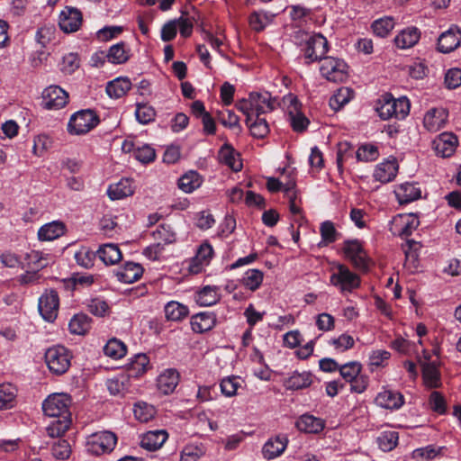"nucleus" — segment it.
<instances>
[{
  "label": "nucleus",
  "mask_w": 461,
  "mask_h": 461,
  "mask_svg": "<svg viewBox=\"0 0 461 461\" xmlns=\"http://www.w3.org/2000/svg\"><path fill=\"white\" fill-rule=\"evenodd\" d=\"M410 102L407 97L394 98L391 94L381 96L376 105V112L382 120L395 118L403 120L410 113Z\"/></svg>",
  "instance_id": "nucleus-1"
},
{
  "label": "nucleus",
  "mask_w": 461,
  "mask_h": 461,
  "mask_svg": "<svg viewBox=\"0 0 461 461\" xmlns=\"http://www.w3.org/2000/svg\"><path fill=\"white\" fill-rule=\"evenodd\" d=\"M99 122V116L93 110L83 109L70 116L67 131L70 135L81 136L91 131Z\"/></svg>",
  "instance_id": "nucleus-2"
},
{
  "label": "nucleus",
  "mask_w": 461,
  "mask_h": 461,
  "mask_svg": "<svg viewBox=\"0 0 461 461\" xmlns=\"http://www.w3.org/2000/svg\"><path fill=\"white\" fill-rule=\"evenodd\" d=\"M117 440L116 434L110 430L92 433L86 440V451L95 456L111 453L114 449Z\"/></svg>",
  "instance_id": "nucleus-3"
},
{
  "label": "nucleus",
  "mask_w": 461,
  "mask_h": 461,
  "mask_svg": "<svg viewBox=\"0 0 461 461\" xmlns=\"http://www.w3.org/2000/svg\"><path fill=\"white\" fill-rule=\"evenodd\" d=\"M330 283L341 293H351L360 286L361 280L359 276L352 272L347 266L338 264L333 268Z\"/></svg>",
  "instance_id": "nucleus-4"
},
{
  "label": "nucleus",
  "mask_w": 461,
  "mask_h": 461,
  "mask_svg": "<svg viewBox=\"0 0 461 461\" xmlns=\"http://www.w3.org/2000/svg\"><path fill=\"white\" fill-rule=\"evenodd\" d=\"M44 357L49 370L58 375H63L68 370L72 358L69 350L60 345L48 348Z\"/></svg>",
  "instance_id": "nucleus-5"
},
{
  "label": "nucleus",
  "mask_w": 461,
  "mask_h": 461,
  "mask_svg": "<svg viewBox=\"0 0 461 461\" xmlns=\"http://www.w3.org/2000/svg\"><path fill=\"white\" fill-rule=\"evenodd\" d=\"M71 397L66 393L50 395L42 402V410L46 416L58 419H71L69 407Z\"/></svg>",
  "instance_id": "nucleus-6"
},
{
  "label": "nucleus",
  "mask_w": 461,
  "mask_h": 461,
  "mask_svg": "<svg viewBox=\"0 0 461 461\" xmlns=\"http://www.w3.org/2000/svg\"><path fill=\"white\" fill-rule=\"evenodd\" d=\"M302 50L305 59V64L321 62L327 57L329 42L324 36L317 33L306 40Z\"/></svg>",
  "instance_id": "nucleus-7"
},
{
  "label": "nucleus",
  "mask_w": 461,
  "mask_h": 461,
  "mask_svg": "<svg viewBox=\"0 0 461 461\" xmlns=\"http://www.w3.org/2000/svg\"><path fill=\"white\" fill-rule=\"evenodd\" d=\"M320 73L330 82L342 83L348 77V65L343 59L326 57L321 62Z\"/></svg>",
  "instance_id": "nucleus-8"
},
{
  "label": "nucleus",
  "mask_w": 461,
  "mask_h": 461,
  "mask_svg": "<svg viewBox=\"0 0 461 461\" xmlns=\"http://www.w3.org/2000/svg\"><path fill=\"white\" fill-rule=\"evenodd\" d=\"M345 258L357 269L368 268V257L358 240H345L342 247Z\"/></svg>",
  "instance_id": "nucleus-9"
},
{
  "label": "nucleus",
  "mask_w": 461,
  "mask_h": 461,
  "mask_svg": "<svg viewBox=\"0 0 461 461\" xmlns=\"http://www.w3.org/2000/svg\"><path fill=\"white\" fill-rule=\"evenodd\" d=\"M83 23V14L77 7L65 6L59 15V29L65 33L77 32Z\"/></svg>",
  "instance_id": "nucleus-10"
},
{
  "label": "nucleus",
  "mask_w": 461,
  "mask_h": 461,
  "mask_svg": "<svg viewBox=\"0 0 461 461\" xmlns=\"http://www.w3.org/2000/svg\"><path fill=\"white\" fill-rule=\"evenodd\" d=\"M43 107L47 110H59L68 103V94L57 85L46 87L41 95Z\"/></svg>",
  "instance_id": "nucleus-11"
},
{
  "label": "nucleus",
  "mask_w": 461,
  "mask_h": 461,
  "mask_svg": "<svg viewBox=\"0 0 461 461\" xmlns=\"http://www.w3.org/2000/svg\"><path fill=\"white\" fill-rule=\"evenodd\" d=\"M59 298L55 290L46 291L39 299V312L47 321L56 320L59 312Z\"/></svg>",
  "instance_id": "nucleus-12"
},
{
  "label": "nucleus",
  "mask_w": 461,
  "mask_h": 461,
  "mask_svg": "<svg viewBox=\"0 0 461 461\" xmlns=\"http://www.w3.org/2000/svg\"><path fill=\"white\" fill-rule=\"evenodd\" d=\"M295 428L305 434H320L326 426V421L310 413H304L298 417L294 423Z\"/></svg>",
  "instance_id": "nucleus-13"
},
{
  "label": "nucleus",
  "mask_w": 461,
  "mask_h": 461,
  "mask_svg": "<svg viewBox=\"0 0 461 461\" xmlns=\"http://www.w3.org/2000/svg\"><path fill=\"white\" fill-rule=\"evenodd\" d=\"M288 438L285 434H279L270 438L262 447V455L265 459L271 460L280 456L286 449Z\"/></svg>",
  "instance_id": "nucleus-14"
},
{
  "label": "nucleus",
  "mask_w": 461,
  "mask_h": 461,
  "mask_svg": "<svg viewBox=\"0 0 461 461\" xmlns=\"http://www.w3.org/2000/svg\"><path fill=\"white\" fill-rule=\"evenodd\" d=\"M461 41V32L457 26H451L442 32L438 39V50L442 53H449L456 50Z\"/></svg>",
  "instance_id": "nucleus-15"
},
{
  "label": "nucleus",
  "mask_w": 461,
  "mask_h": 461,
  "mask_svg": "<svg viewBox=\"0 0 461 461\" xmlns=\"http://www.w3.org/2000/svg\"><path fill=\"white\" fill-rule=\"evenodd\" d=\"M375 402L381 408L394 411L399 410L403 405L404 397L397 391L384 389L378 393Z\"/></svg>",
  "instance_id": "nucleus-16"
},
{
  "label": "nucleus",
  "mask_w": 461,
  "mask_h": 461,
  "mask_svg": "<svg viewBox=\"0 0 461 461\" xmlns=\"http://www.w3.org/2000/svg\"><path fill=\"white\" fill-rule=\"evenodd\" d=\"M448 113L445 108H431L424 115L423 125L432 132L442 129L447 121Z\"/></svg>",
  "instance_id": "nucleus-17"
},
{
  "label": "nucleus",
  "mask_w": 461,
  "mask_h": 461,
  "mask_svg": "<svg viewBox=\"0 0 461 461\" xmlns=\"http://www.w3.org/2000/svg\"><path fill=\"white\" fill-rule=\"evenodd\" d=\"M457 146V138L450 132H443L433 141L436 153L443 158L450 157Z\"/></svg>",
  "instance_id": "nucleus-18"
},
{
  "label": "nucleus",
  "mask_w": 461,
  "mask_h": 461,
  "mask_svg": "<svg viewBox=\"0 0 461 461\" xmlns=\"http://www.w3.org/2000/svg\"><path fill=\"white\" fill-rule=\"evenodd\" d=\"M250 99L255 110V116L272 112L276 107V98L272 97L269 92H252L250 93Z\"/></svg>",
  "instance_id": "nucleus-19"
},
{
  "label": "nucleus",
  "mask_w": 461,
  "mask_h": 461,
  "mask_svg": "<svg viewBox=\"0 0 461 461\" xmlns=\"http://www.w3.org/2000/svg\"><path fill=\"white\" fill-rule=\"evenodd\" d=\"M180 375L176 369L168 368L164 370L157 378V386L163 394H170L176 388Z\"/></svg>",
  "instance_id": "nucleus-20"
},
{
  "label": "nucleus",
  "mask_w": 461,
  "mask_h": 461,
  "mask_svg": "<svg viewBox=\"0 0 461 461\" xmlns=\"http://www.w3.org/2000/svg\"><path fill=\"white\" fill-rule=\"evenodd\" d=\"M398 172V163L394 158H388L379 163L375 169L374 177L381 183L393 181Z\"/></svg>",
  "instance_id": "nucleus-21"
},
{
  "label": "nucleus",
  "mask_w": 461,
  "mask_h": 461,
  "mask_svg": "<svg viewBox=\"0 0 461 461\" xmlns=\"http://www.w3.org/2000/svg\"><path fill=\"white\" fill-rule=\"evenodd\" d=\"M395 196L401 204L410 203L421 197L419 183L406 182L399 185L394 190Z\"/></svg>",
  "instance_id": "nucleus-22"
},
{
  "label": "nucleus",
  "mask_w": 461,
  "mask_h": 461,
  "mask_svg": "<svg viewBox=\"0 0 461 461\" xmlns=\"http://www.w3.org/2000/svg\"><path fill=\"white\" fill-rule=\"evenodd\" d=\"M216 315L212 312H202L191 317L190 324L195 333L211 330L216 325Z\"/></svg>",
  "instance_id": "nucleus-23"
},
{
  "label": "nucleus",
  "mask_w": 461,
  "mask_h": 461,
  "mask_svg": "<svg viewBox=\"0 0 461 461\" xmlns=\"http://www.w3.org/2000/svg\"><path fill=\"white\" fill-rule=\"evenodd\" d=\"M168 434L165 429L149 430L140 438V447L149 451L159 449L167 441Z\"/></svg>",
  "instance_id": "nucleus-24"
},
{
  "label": "nucleus",
  "mask_w": 461,
  "mask_h": 461,
  "mask_svg": "<svg viewBox=\"0 0 461 461\" xmlns=\"http://www.w3.org/2000/svg\"><path fill=\"white\" fill-rule=\"evenodd\" d=\"M143 274V267L139 263L126 262L115 270L117 279L122 283L130 284L137 281Z\"/></svg>",
  "instance_id": "nucleus-25"
},
{
  "label": "nucleus",
  "mask_w": 461,
  "mask_h": 461,
  "mask_svg": "<svg viewBox=\"0 0 461 461\" xmlns=\"http://www.w3.org/2000/svg\"><path fill=\"white\" fill-rule=\"evenodd\" d=\"M420 32L416 27H407L402 30L394 38V43L398 49L406 50L418 43Z\"/></svg>",
  "instance_id": "nucleus-26"
},
{
  "label": "nucleus",
  "mask_w": 461,
  "mask_h": 461,
  "mask_svg": "<svg viewBox=\"0 0 461 461\" xmlns=\"http://www.w3.org/2000/svg\"><path fill=\"white\" fill-rule=\"evenodd\" d=\"M422 379L426 387L441 386V375L436 362H421Z\"/></svg>",
  "instance_id": "nucleus-27"
},
{
  "label": "nucleus",
  "mask_w": 461,
  "mask_h": 461,
  "mask_svg": "<svg viewBox=\"0 0 461 461\" xmlns=\"http://www.w3.org/2000/svg\"><path fill=\"white\" fill-rule=\"evenodd\" d=\"M134 193L133 182L129 178H122L113 185H110L107 194L111 200H120L132 195Z\"/></svg>",
  "instance_id": "nucleus-28"
},
{
  "label": "nucleus",
  "mask_w": 461,
  "mask_h": 461,
  "mask_svg": "<svg viewBox=\"0 0 461 461\" xmlns=\"http://www.w3.org/2000/svg\"><path fill=\"white\" fill-rule=\"evenodd\" d=\"M287 177L289 179L286 182H283L282 180L273 176L267 177V190L271 193H276L282 190L285 195H289V192H292L294 189H295L296 186V175L294 171L289 172Z\"/></svg>",
  "instance_id": "nucleus-29"
},
{
  "label": "nucleus",
  "mask_w": 461,
  "mask_h": 461,
  "mask_svg": "<svg viewBox=\"0 0 461 461\" xmlns=\"http://www.w3.org/2000/svg\"><path fill=\"white\" fill-rule=\"evenodd\" d=\"M107 55L109 63L113 65L124 64L130 59L131 49L124 41H120L107 50Z\"/></svg>",
  "instance_id": "nucleus-30"
},
{
  "label": "nucleus",
  "mask_w": 461,
  "mask_h": 461,
  "mask_svg": "<svg viewBox=\"0 0 461 461\" xmlns=\"http://www.w3.org/2000/svg\"><path fill=\"white\" fill-rule=\"evenodd\" d=\"M66 227L63 222L54 221L41 226L38 230L40 240H54L65 233Z\"/></svg>",
  "instance_id": "nucleus-31"
},
{
  "label": "nucleus",
  "mask_w": 461,
  "mask_h": 461,
  "mask_svg": "<svg viewBox=\"0 0 461 461\" xmlns=\"http://www.w3.org/2000/svg\"><path fill=\"white\" fill-rule=\"evenodd\" d=\"M106 386L112 395L123 397L130 391V377L124 374L117 375L107 380Z\"/></svg>",
  "instance_id": "nucleus-32"
},
{
  "label": "nucleus",
  "mask_w": 461,
  "mask_h": 461,
  "mask_svg": "<svg viewBox=\"0 0 461 461\" xmlns=\"http://www.w3.org/2000/svg\"><path fill=\"white\" fill-rule=\"evenodd\" d=\"M165 317L170 321H182L189 314L188 307L176 301H170L164 307Z\"/></svg>",
  "instance_id": "nucleus-33"
},
{
  "label": "nucleus",
  "mask_w": 461,
  "mask_h": 461,
  "mask_svg": "<svg viewBox=\"0 0 461 461\" xmlns=\"http://www.w3.org/2000/svg\"><path fill=\"white\" fill-rule=\"evenodd\" d=\"M96 255L105 265H114L122 258L119 247L113 243L100 246L99 249L96 251Z\"/></svg>",
  "instance_id": "nucleus-34"
},
{
  "label": "nucleus",
  "mask_w": 461,
  "mask_h": 461,
  "mask_svg": "<svg viewBox=\"0 0 461 461\" xmlns=\"http://www.w3.org/2000/svg\"><path fill=\"white\" fill-rule=\"evenodd\" d=\"M275 14L270 12L254 11L249 17V23L253 31L259 32L265 30L273 22Z\"/></svg>",
  "instance_id": "nucleus-35"
},
{
  "label": "nucleus",
  "mask_w": 461,
  "mask_h": 461,
  "mask_svg": "<svg viewBox=\"0 0 461 461\" xmlns=\"http://www.w3.org/2000/svg\"><path fill=\"white\" fill-rule=\"evenodd\" d=\"M131 83L128 78L118 77L109 81L106 85V94L114 99L122 97L131 89Z\"/></svg>",
  "instance_id": "nucleus-36"
},
{
  "label": "nucleus",
  "mask_w": 461,
  "mask_h": 461,
  "mask_svg": "<svg viewBox=\"0 0 461 461\" xmlns=\"http://www.w3.org/2000/svg\"><path fill=\"white\" fill-rule=\"evenodd\" d=\"M220 299L221 295L217 286L206 285L197 292L195 295V301L201 306L214 305Z\"/></svg>",
  "instance_id": "nucleus-37"
},
{
  "label": "nucleus",
  "mask_w": 461,
  "mask_h": 461,
  "mask_svg": "<svg viewBox=\"0 0 461 461\" xmlns=\"http://www.w3.org/2000/svg\"><path fill=\"white\" fill-rule=\"evenodd\" d=\"M310 372H294L285 381V385L288 390H301L309 387L312 383V377Z\"/></svg>",
  "instance_id": "nucleus-38"
},
{
  "label": "nucleus",
  "mask_w": 461,
  "mask_h": 461,
  "mask_svg": "<svg viewBox=\"0 0 461 461\" xmlns=\"http://www.w3.org/2000/svg\"><path fill=\"white\" fill-rule=\"evenodd\" d=\"M219 160L221 163L230 167L235 172L241 169L242 164L237 159V154L234 149L229 145L224 144L218 153Z\"/></svg>",
  "instance_id": "nucleus-39"
},
{
  "label": "nucleus",
  "mask_w": 461,
  "mask_h": 461,
  "mask_svg": "<svg viewBox=\"0 0 461 461\" xmlns=\"http://www.w3.org/2000/svg\"><path fill=\"white\" fill-rule=\"evenodd\" d=\"M263 279V271L257 268H251L244 273L242 278L240 279V283L247 289L255 292L261 286Z\"/></svg>",
  "instance_id": "nucleus-40"
},
{
  "label": "nucleus",
  "mask_w": 461,
  "mask_h": 461,
  "mask_svg": "<svg viewBox=\"0 0 461 461\" xmlns=\"http://www.w3.org/2000/svg\"><path fill=\"white\" fill-rule=\"evenodd\" d=\"M71 333L83 335L91 328V319L85 313L75 314L68 323Z\"/></svg>",
  "instance_id": "nucleus-41"
},
{
  "label": "nucleus",
  "mask_w": 461,
  "mask_h": 461,
  "mask_svg": "<svg viewBox=\"0 0 461 461\" xmlns=\"http://www.w3.org/2000/svg\"><path fill=\"white\" fill-rule=\"evenodd\" d=\"M202 182V177L196 171H189L179 178L178 187L185 193H192Z\"/></svg>",
  "instance_id": "nucleus-42"
},
{
  "label": "nucleus",
  "mask_w": 461,
  "mask_h": 461,
  "mask_svg": "<svg viewBox=\"0 0 461 461\" xmlns=\"http://www.w3.org/2000/svg\"><path fill=\"white\" fill-rule=\"evenodd\" d=\"M246 124L255 138L263 139L269 133V125L267 120L260 116H253V120L246 121Z\"/></svg>",
  "instance_id": "nucleus-43"
},
{
  "label": "nucleus",
  "mask_w": 461,
  "mask_h": 461,
  "mask_svg": "<svg viewBox=\"0 0 461 461\" xmlns=\"http://www.w3.org/2000/svg\"><path fill=\"white\" fill-rule=\"evenodd\" d=\"M398 432L393 430L383 431L376 438L379 448L384 452L393 450L398 444Z\"/></svg>",
  "instance_id": "nucleus-44"
},
{
  "label": "nucleus",
  "mask_w": 461,
  "mask_h": 461,
  "mask_svg": "<svg viewBox=\"0 0 461 461\" xmlns=\"http://www.w3.org/2000/svg\"><path fill=\"white\" fill-rule=\"evenodd\" d=\"M205 451V447L202 443L187 444L181 451V461H198Z\"/></svg>",
  "instance_id": "nucleus-45"
},
{
  "label": "nucleus",
  "mask_w": 461,
  "mask_h": 461,
  "mask_svg": "<svg viewBox=\"0 0 461 461\" xmlns=\"http://www.w3.org/2000/svg\"><path fill=\"white\" fill-rule=\"evenodd\" d=\"M395 26L394 19L391 16H384L383 18L375 20L372 23L373 32L380 37H386Z\"/></svg>",
  "instance_id": "nucleus-46"
},
{
  "label": "nucleus",
  "mask_w": 461,
  "mask_h": 461,
  "mask_svg": "<svg viewBox=\"0 0 461 461\" xmlns=\"http://www.w3.org/2000/svg\"><path fill=\"white\" fill-rule=\"evenodd\" d=\"M126 351L127 349L124 343L117 339H109L104 347V355L114 359L124 357Z\"/></svg>",
  "instance_id": "nucleus-47"
},
{
  "label": "nucleus",
  "mask_w": 461,
  "mask_h": 461,
  "mask_svg": "<svg viewBox=\"0 0 461 461\" xmlns=\"http://www.w3.org/2000/svg\"><path fill=\"white\" fill-rule=\"evenodd\" d=\"M54 419L55 420L46 427V432L50 438L61 437L69 429L71 419Z\"/></svg>",
  "instance_id": "nucleus-48"
},
{
  "label": "nucleus",
  "mask_w": 461,
  "mask_h": 461,
  "mask_svg": "<svg viewBox=\"0 0 461 461\" xmlns=\"http://www.w3.org/2000/svg\"><path fill=\"white\" fill-rule=\"evenodd\" d=\"M353 97V92L348 87H340L330 99V107L338 111L347 104Z\"/></svg>",
  "instance_id": "nucleus-49"
},
{
  "label": "nucleus",
  "mask_w": 461,
  "mask_h": 461,
  "mask_svg": "<svg viewBox=\"0 0 461 461\" xmlns=\"http://www.w3.org/2000/svg\"><path fill=\"white\" fill-rule=\"evenodd\" d=\"M135 116L140 123L148 124L155 120L156 111L146 103H138L136 104Z\"/></svg>",
  "instance_id": "nucleus-50"
},
{
  "label": "nucleus",
  "mask_w": 461,
  "mask_h": 461,
  "mask_svg": "<svg viewBox=\"0 0 461 461\" xmlns=\"http://www.w3.org/2000/svg\"><path fill=\"white\" fill-rule=\"evenodd\" d=\"M15 388L10 384L0 385V410L10 409L14 405Z\"/></svg>",
  "instance_id": "nucleus-51"
},
{
  "label": "nucleus",
  "mask_w": 461,
  "mask_h": 461,
  "mask_svg": "<svg viewBox=\"0 0 461 461\" xmlns=\"http://www.w3.org/2000/svg\"><path fill=\"white\" fill-rule=\"evenodd\" d=\"M356 157L358 161H375L379 157V150L375 144L365 143L357 149Z\"/></svg>",
  "instance_id": "nucleus-52"
},
{
  "label": "nucleus",
  "mask_w": 461,
  "mask_h": 461,
  "mask_svg": "<svg viewBox=\"0 0 461 461\" xmlns=\"http://www.w3.org/2000/svg\"><path fill=\"white\" fill-rule=\"evenodd\" d=\"M362 365L357 361H351L339 366V374L348 383L354 380L361 373Z\"/></svg>",
  "instance_id": "nucleus-53"
},
{
  "label": "nucleus",
  "mask_w": 461,
  "mask_h": 461,
  "mask_svg": "<svg viewBox=\"0 0 461 461\" xmlns=\"http://www.w3.org/2000/svg\"><path fill=\"white\" fill-rule=\"evenodd\" d=\"M241 386L239 376H227L220 383L221 391L223 395L232 397L236 395L238 389Z\"/></svg>",
  "instance_id": "nucleus-54"
},
{
  "label": "nucleus",
  "mask_w": 461,
  "mask_h": 461,
  "mask_svg": "<svg viewBox=\"0 0 461 461\" xmlns=\"http://www.w3.org/2000/svg\"><path fill=\"white\" fill-rule=\"evenodd\" d=\"M133 413L140 422H147L154 416L155 410L152 405L144 402H136L133 406Z\"/></svg>",
  "instance_id": "nucleus-55"
},
{
  "label": "nucleus",
  "mask_w": 461,
  "mask_h": 461,
  "mask_svg": "<svg viewBox=\"0 0 461 461\" xmlns=\"http://www.w3.org/2000/svg\"><path fill=\"white\" fill-rule=\"evenodd\" d=\"M52 456L59 460H67L71 455V446L67 439H59L51 446Z\"/></svg>",
  "instance_id": "nucleus-56"
},
{
  "label": "nucleus",
  "mask_w": 461,
  "mask_h": 461,
  "mask_svg": "<svg viewBox=\"0 0 461 461\" xmlns=\"http://www.w3.org/2000/svg\"><path fill=\"white\" fill-rule=\"evenodd\" d=\"M132 150L134 158L142 164H149L156 158L155 149L150 145L143 144Z\"/></svg>",
  "instance_id": "nucleus-57"
},
{
  "label": "nucleus",
  "mask_w": 461,
  "mask_h": 461,
  "mask_svg": "<svg viewBox=\"0 0 461 461\" xmlns=\"http://www.w3.org/2000/svg\"><path fill=\"white\" fill-rule=\"evenodd\" d=\"M27 264L30 268L39 272L48 266L49 260L42 252L32 250L27 254Z\"/></svg>",
  "instance_id": "nucleus-58"
},
{
  "label": "nucleus",
  "mask_w": 461,
  "mask_h": 461,
  "mask_svg": "<svg viewBox=\"0 0 461 461\" xmlns=\"http://www.w3.org/2000/svg\"><path fill=\"white\" fill-rule=\"evenodd\" d=\"M56 38V29L53 25H45L38 29L36 40L41 47L45 48Z\"/></svg>",
  "instance_id": "nucleus-59"
},
{
  "label": "nucleus",
  "mask_w": 461,
  "mask_h": 461,
  "mask_svg": "<svg viewBox=\"0 0 461 461\" xmlns=\"http://www.w3.org/2000/svg\"><path fill=\"white\" fill-rule=\"evenodd\" d=\"M96 252L95 253L90 249L83 247L75 254V259L77 265L85 267L90 268L94 266V260L95 258Z\"/></svg>",
  "instance_id": "nucleus-60"
},
{
  "label": "nucleus",
  "mask_w": 461,
  "mask_h": 461,
  "mask_svg": "<svg viewBox=\"0 0 461 461\" xmlns=\"http://www.w3.org/2000/svg\"><path fill=\"white\" fill-rule=\"evenodd\" d=\"M149 359L146 354H137L130 363V371L134 375H140L147 371Z\"/></svg>",
  "instance_id": "nucleus-61"
},
{
  "label": "nucleus",
  "mask_w": 461,
  "mask_h": 461,
  "mask_svg": "<svg viewBox=\"0 0 461 461\" xmlns=\"http://www.w3.org/2000/svg\"><path fill=\"white\" fill-rule=\"evenodd\" d=\"M152 236L157 242H161L163 245L171 244L176 240L175 233L171 230L170 226L167 225H159L153 231Z\"/></svg>",
  "instance_id": "nucleus-62"
},
{
  "label": "nucleus",
  "mask_w": 461,
  "mask_h": 461,
  "mask_svg": "<svg viewBox=\"0 0 461 461\" xmlns=\"http://www.w3.org/2000/svg\"><path fill=\"white\" fill-rule=\"evenodd\" d=\"M79 57L77 54L70 52L66 54L60 64V70L62 73L71 75L79 68Z\"/></svg>",
  "instance_id": "nucleus-63"
},
{
  "label": "nucleus",
  "mask_w": 461,
  "mask_h": 461,
  "mask_svg": "<svg viewBox=\"0 0 461 461\" xmlns=\"http://www.w3.org/2000/svg\"><path fill=\"white\" fill-rule=\"evenodd\" d=\"M320 232L322 241L326 244L333 243L338 239V232L330 221H325L321 224Z\"/></svg>",
  "instance_id": "nucleus-64"
}]
</instances>
